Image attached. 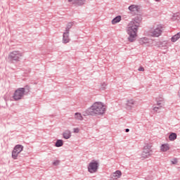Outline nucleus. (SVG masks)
I'll return each mask as SVG.
<instances>
[{
	"mask_svg": "<svg viewBox=\"0 0 180 180\" xmlns=\"http://www.w3.org/2000/svg\"><path fill=\"white\" fill-rule=\"evenodd\" d=\"M140 23H141V17H135L128 25L127 33L129 34L128 40L133 43L137 37V31L140 27Z\"/></svg>",
	"mask_w": 180,
	"mask_h": 180,
	"instance_id": "nucleus-1",
	"label": "nucleus"
},
{
	"mask_svg": "<svg viewBox=\"0 0 180 180\" xmlns=\"http://www.w3.org/2000/svg\"><path fill=\"white\" fill-rule=\"evenodd\" d=\"M106 112V105L102 102H95L90 108L84 112V116H95L103 115Z\"/></svg>",
	"mask_w": 180,
	"mask_h": 180,
	"instance_id": "nucleus-2",
	"label": "nucleus"
},
{
	"mask_svg": "<svg viewBox=\"0 0 180 180\" xmlns=\"http://www.w3.org/2000/svg\"><path fill=\"white\" fill-rule=\"evenodd\" d=\"M162 32H164V27L161 25H158L150 28L148 34L151 37H160L162 34Z\"/></svg>",
	"mask_w": 180,
	"mask_h": 180,
	"instance_id": "nucleus-3",
	"label": "nucleus"
},
{
	"mask_svg": "<svg viewBox=\"0 0 180 180\" xmlns=\"http://www.w3.org/2000/svg\"><path fill=\"white\" fill-rule=\"evenodd\" d=\"M23 53L19 51H13L8 55V60L12 64H15L18 61H20V58Z\"/></svg>",
	"mask_w": 180,
	"mask_h": 180,
	"instance_id": "nucleus-4",
	"label": "nucleus"
},
{
	"mask_svg": "<svg viewBox=\"0 0 180 180\" xmlns=\"http://www.w3.org/2000/svg\"><path fill=\"white\" fill-rule=\"evenodd\" d=\"M27 94H29V88H18L14 93L13 98L15 101H20Z\"/></svg>",
	"mask_w": 180,
	"mask_h": 180,
	"instance_id": "nucleus-5",
	"label": "nucleus"
},
{
	"mask_svg": "<svg viewBox=\"0 0 180 180\" xmlns=\"http://www.w3.org/2000/svg\"><path fill=\"white\" fill-rule=\"evenodd\" d=\"M99 168V162L96 160H92L88 165V171L90 174H95Z\"/></svg>",
	"mask_w": 180,
	"mask_h": 180,
	"instance_id": "nucleus-6",
	"label": "nucleus"
},
{
	"mask_svg": "<svg viewBox=\"0 0 180 180\" xmlns=\"http://www.w3.org/2000/svg\"><path fill=\"white\" fill-rule=\"evenodd\" d=\"M22 151H23V146L16 145L12 152V158H13V160H18V155H19Z\"/></svg>",
	"mask_w": 180,
	"mask_h": 180,
	"instance_id": "nucleus-7",
	"label": "nucleus"
},
{
	"mask_svg": "<svg viewBox=\"0 0 180 180\" xmlns=\"http://www.w3.org/2000/svg\"><path fill=\"white\" fill-rule=\"evenodd\" d=\"M138 106L139 103L134 99L127 100L125 104V108L127 110H132L133 108H137Z\"/></svg>",
	"mask_w": 180,
	"mask_h": 180,
	"instance_id": "nucleus-8",
	"label": "nucleus"
},
{
	"mask_svg": "<svg viewBox=\"0 0 180 180\" xmlns=\"http://www.w3.org/2000/svg\"><path fill=\"white\" fill-rule=\"evenodd\" d=\"M153 154V151L151 150V146L149 144H146L143 147V151L142 153V157L143 158H148L150 155Z\"/></svg>",
	"mask_w": 180,
	"mask_h": 180,
	"instance_id": "nucleus-9",
	"label": "nucleus"
},
{
	"mask_svg": "<svg viewBox=\"0 0 180 180\" xmlns=\"http://www.w3.org/2000/svg\"><path fill=\"white\" fill-rule=\"evenodd\" d=\"M86 1V0H68L70 4L75 5V6H82V5H85Z\"/></svg>",
	"mask_w": 180,
	"mask_h": 180,
	"instance_id": "nucleus-10",
	"label": "nucleus"
},
{
	"mask_svg": "<svg viewBox=\"0 0 180 180\" xmlns=\"http://www.w3.org/2000/svg\"><path fill=\"white\" fill-rule=\"evenodd\" d=\"M122 176V172L120 170H117L115 172L111 174V179L112 180L119 179Z\"/></svg>",
	"mask_w": 180,
	"mask_h": 180,
	"instance_id": "nucleus-11",
	"label": "nucleus"
},
{
	"mask_svg": "<svg viewBox=\"0 0 180 180\" xmlns=\"http://www.w3.org/2000/svg\"><path fill=\"white\" fill-rule=\"evenodd\" d=\"M63 41L65 44L67 43H70V32L65 31V32L63 33Z\"/></svg>",
	"mask_w": 180,
	"mask_h": 180,
	"instance_id": "nucleus-12",
	"label": "nucleus"
},
{
	"mask_svg": "<svg viewBox=\"0 0 180 180\" xmlns=\"http://www.w3.org/2000/svg\"><path fill=\"white\" fill-rule=\"evenodd\" d=\"M128 9L130 11V12H137V11H139V6L134 4L131 5L129 6Z\"/></svg>",
	"mask_w": 180,
	"mask_h": 180,
	"instance_id": "nucleus-13",
	"label": "nucleus"
},
{
	"mask_svg": "<svg viewBox=\"0 0 180 180\" xmlns=\"http://www.w3.org/2000/svg\"><path fill=\"white\" fill-rule=\"evenodd\" d=\"M63 139H65V140H68L71 137V131L69 130L65 131L63 134Z\"/></svg>",
	"mask_w": 180,
	"mask_h": 180,
	"instance_id": "nucleus-14",
	"label": "nucleus"
},
{
	"mask_svg": "<svg viewBox=\"0 0 180 180\" xmlns=\"http://www.w3.org/2000/svg\"><path fill=\"white\" fill-rule=\"evenodd\" d=\"M160 150L164 153H165V151H168V150H169V145L168 143L162 144L160 146Z\"/></svg>",
	"mask_w": 180,
	"mask_h": 180,
	"instance_id": "nucleus-15",
	"label": "nucleus"
},
{
	"mask_svg": "<svg viewBox=\"0 0 180 180\" xmlns=\"http://www.w3.org/2000/svg\"><path fill=\"white\" fill-rule=\"evenodd\" d=\"M179 39H180V32L176 34L175 35H174L173 37H172L171 40L173 43H175V41H178Z\"/></svg>",
	"mask_w": 180,
	"mask_h": 180,
	"instance_id": "nucleus-16",
	"label": "nucleus"
},
{
	"mask_svg": "<svg viewBox=\"0 0 180 180\" xmlns=\"http://www.w3.org/2000/svg\"><path fill=\"white\" fill-rule=\"evenodd\" d=\"M140 44H147V43H150V39L147 37H143L139 39Z\"/></svg>",
	"mask_w": 180,
	"mask_h": 180,
	"instance_id": "nucleus-17",
	"label": "nucleus"
},
{
	"mask_svg": "<svg viewBox=\"0 0 180 180\" xmlns=\"http://www.w3.org/2000/svg\"><path fill=\"white\" fill-rule=\"evenodd\" d=\"M121 20H122V16L117 15L114 19H112V24L116 25V23H119V22H120Z\"/></svg>",
	"mask_w": 180,
	"mask_h": 180,
	"instance_id": "nucleus-18",
	"label": "nucleus"
},
{
	"mask_svg": "<svg viewBox=\"0 0 180 180\" xmlns=\"http://www.w3.org/2000/svg\"><path fill=\"white\" fill-rule=\"evenodd\" d=\"M176 134L172 132V134H169V139L170 140V141H174V140H176Z\"/></svg>",
	"mask_w": 180,
	"mask_h": 180,
	"instance_id": "nucleus-19",
	"label": "nucleus"
},
{
	"mask_svg": "<svg viewBox=\"0 0 180 180\" xmlns=\"http://www.w3.org/2000/svg\"><path fill=\"white\" fill-rule=\"evenodd\" d=\"M75 119H76V120H84V117L79 112H76L75 114Z\"/></svg>",
	"mask_w": 180,
	"mask_h": 180,
	"instance_id": "nucleus-20",
	"label": "nucleus"
},
{
	"mask_svg": "<svg viewBox=\"0 0 180 180\" xmlns=\"http://www.w3.org/2000/svg\"><path fill=\"white\" fill-rule=\"evenodd\" d=\"M64 142L61 139H58L55 143L56 147H63Z\"/></svg>",
	"mask_w": 180,
	"mask_h": 180,
	"instance_id": "nucleus-21",
	"label": "nucleus"
},
{
	"mask_svg": "<svg viewBox=\"0 0 180 180\" xmlns=\"http://www.w3.org/2000/svg\"><path fill=\"white\" fill-rule=\"evenodd\" d=\"M74 26V22H69L66 27L65 32H70V29Z\"/></svg>",
	"mask_w": 180,
	"mask_h": 180,
	"instance_id": "nucleus-22",
	"label": "nucleus"
},
{
	"mask_svg": "<svg viewBox=\"0 0 180 180\" xmlns=\"http://www.w3.org/2000/svg\"><path fill=\"white\" fill-rule=\"evenodd\" d=\"M179 17H178V14H174L172 17V20H179Z\"/></svg>",
	"mask_w": 180,
	"mask_h": 180,
	"instance_id": "nucleus-23",
	"label": "nucleus"
},
{
	"mask_svg": "<svg viewBox=\"0 0 180 180\" xmlns=\"http://www.w3.org/2000/svg\"><path fill=\"white\" fill-rule=\"evenodd\" d=\"M157 106H164V102L162 101V100L157 102Z\"/></svg>",
	"mask_w": 180,
	"mask_h": 180,
	"instance_id": "nucleus-24",
	"label": "nucleus"
},
{
	"mask_svg": "<svg viewBox=\"0 0 180 180\" xmlns=\"http://www.w3.org/2000/svg\"><path fill=\"white\" fill-rule=\"evenodd\" d=\"M53 165L57 167V165H60V160H56L53 162Z\"/></svg>",
	"mask_w": 180,
	"mask_h": 180,
	"instance_id": "nucleus-25",
	"label": "nucleus"
},
{
	"mask_svg": "<svg viewBox=\"0 0 180 180\" xmlns=\"http://www.w3.org/2000/svg\"><path fill=\"white\" fill-rule=\"evenodd\" d=\"M108 84H106V83H105V82H103L102 84H101V89H105V88H106V86H107Z\"/></svg>",
	"mask_w": 180,
	"mask_h": 180,
	"instance_id": "nucleus-26",
	"label": "nucleus"
},
{
	"mask_svg": "<svg viewBox=\"0 0 180 180\" xmlns=\"http://www.w3.org/2000/svg\"><path fill=\"white\" fill-rule=\"evenodd\" d=\"M172 163L174 164V165L177 164L178 163V159H176V158L173 159V160H172Z\"/></svg>",
	"mask_w": 180,
	"mask_h": 180,
	"instance_id": "nucleus-27",
	"label": "nucleus"
},
{
	"mask_svg": "<svg viewBox=\"0 0 180 180\" xmlns=\"http://www.w3.org/2000/svg\"><path fill=\"white\" fill-rule=\"evenodd\" d=\"M74 133H79V128H75L73 129Z\"/></svg>",
	"mask_w": 180,
	"mask_h": 180,
	"instance_id": "nucleus-28",
	"label": "nucleus"
},
{
	"mask_svg": "<svg viewBox=\"0 0 180 180\" xmlns=\"http://www.w3.org/2000/svg\"><path fill=\"white\" fill-rule=\"evenodd\" d=\"M138 71H144V68L143 66H140L138 69Z\"/></svg>",
	"mask_w": 180,
	"mask_h": 180,
	"instance_id": "nucleus-29",
	"label": "nucleus"
},
{
	"mask_svg": "<svg viewBox=\"0 0 180 180\" xmlns=\"http://www.w3.org/2000/svg\"><path fill=\"white\" fill-rule=\"evenodd\" d=\"M153 110L154 112H158V110H160V108L154 107Z\"/></svg>",
	"mask_w": 180,
	"mask_h": 180,
	"instance_id": "nucleus-30",
	"label": "nucleus"
},
{
	"mask_svg": "<svg viewBox=\"0 0 180 180\" xmlns=\"http://www.w3.org/2000/svg\"><path fill=\"white\" fill-rule=\"evenodd\" d=\"M167 49H168V46H167V45L162 46V49H163V50H167Z\"/></svg>",
	"mask_w": 180,
	"mask_h": 180,
	"instance_id": "nucleus-31",
	"label": "nucleus"
},
{
	"mask_svg": "<svg viewBox=\"0 0 180 180\" xmlns=\"http://www.w3.org/2000/svg\"><path fill=\"white\" fill-rule=\"evenodd\" d=\"M125 131H126V133H129V131H130V129H126Z\"/></svg>",
	"mask_w": 180,
	"mask_h": 180,
	"instance_id": "nucleus-32",
	"label": "nucleus"
},
{
	"mask_svg": "<svg viewBox=\"0 0 180 180\" xmlns=\"http://www.w3.org/2000/svg\"><path fill=\"white\" fill-rule=\"evenodd\" d=\"M155 108H159V109H161L162 108V105H158Z\"/></svg>",
	"mask_w": 180,
	"mask_h": 180,
	"instance_id": "nucleus-33",
	"label": "nucleus"
},
{
	"mask_svg": "<svg viewBox=\"0 0 180 180\" xmlns=\"http://www.w3.org/2000/svg\"><path fill=\"white\" fill-rule=\"evenodd\" d=\"M155 2H160V1H161V0H155Z\"/></svg>",
	"mask_w": 180,
	"mask_h": 180,
	"instance_id": "nucleus-34",
	"label": "nucleus"
}]
</instances>
